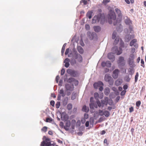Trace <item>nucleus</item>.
I'll return each mask as SVG.
<instances>
[{
    "label": "nucleus",
    "instance_id": "nucleus-1",
    "mask_svg": "<svg viewBox=\"0 0 146 146\" xmlns=\"http://www.w3.org/2000/svg\"><path fill=\"white\" fill-rule=\"evenodd\" d=\"M88 37L90 40H96L97 39V35L95 32H91L88 31L87 33Z\"/></svg>",
    "mask_w": 146,
    "mask_h": 146
},
{
    "label": "nucleus",
    "instance_id": "nucleus-2",
    "mask_svg": "<svg viewBox=\"0 0 146 146\" xmlns=\"http://www.w3.org/2000/svg\"><path fill=\"white\" fill-rule=\"evenodd\" d=\"M117 63L119 67L120 68H122V67L124 66L125 64V62L124 60V58L123 56L119 57L117 61Z\"/></svg>",
    "mask_w": 146,
    "mask_h": 146
},
{
    "label": "nucleus",
    "instance_id": "nucleus-3",
    "mask_svg": "<svg viewBox=\"0 0 146 146\" xmlns=\"http://www.w3.org/2000/svg\"><path fill=\"white\" fill-rule=\"evenodd\" d=\"M111 51L112 53L114 54H116L117 55H119L121 54L122 50L120 47L118 48L117 46H115L113 47Z\"/></svg>",
    "mask_w": 146,
    "mask_h": 146
},
{
    "label": "nucleus",
    "instance_id": "nucleus-4",
    "mask_svg": "<svg viewBox=\"0 0 146 146\" xmlns=\"http://www.w3.org/2000/svg\"><path fill=\"white\" fill-rule=\"evenodd\" d=\"M104 80L106 82H108L110 85H112L113 84V80L109 74H107L105 75Z\"/></svg>",
    "mask_w": 146,
    "mask_h": 146
},
{
    "label": "nucleus",
    "instance_id": "nucleus-5",
    "mask_svg": "<svg viewBox=\"0 0 146 146\" xmlns=\"http://www.w3.org/2000/svg\"><path fill=\"white\" fill-rule=\"evenodd\" d=\"M67 72L68 74H70L71 76L76 77L78 76V73L76 71L68 69L67 70Z\"/></svg>",
    "mask_w": 146,
    "mask_h": 146
},
{
    "label": "nucleus",
    "instance_id": "nucleus-6",
    "mask_svg": "<svg viewBox=\"0 0 146 146\" xmlns=\"http://www.w3.org/2000/svg\"><path fill=\"white\" fill-rule=\"evenodd\" d=\"M74 57L75 59L77 60V61L80 63L82 62L83 58L82 56L80 54L78 53L77 52H75Z\"/></svg>",
    "mask_w": 146,
    "mask_h": 146
},
{
    "label": "nucleus",
    "instance_id": "nucleus-7",
    "mask_svg": "<svg viewBox=\"0 0 146 146\" xmlns=\"http://www.w3.org/2000/svg\"><path fill=\"white\" fill-rule=\"evenodd\" d=\"M65 88L66 89V92H70L73 90L74 89V85L72 84L66 83L65 84Z\"/></svg>",
    "mask_w": 146,
    "mask_h": 146
},
{
    "label": "nucleus",
    "instance_id": "nucleus-8",
    "mask_svg": "<svg viewBox=\"0 0 146 146\" xmlns=\"http://www.w3.org/2000/svg\"><path fill=\"white\" fill-rule=\"evenodd\" d=\"M100 21V23L103 25L105 22V17L104 14L100 13L98 14V22H99Z\"/></svg>",
    "mask_w": 146,
    "mask_h": 146
},
{
    "label": "nucleus",
    "instance_id": "nucleus-9",
    "mask_svg": "<svg viewBox=\"0 0 146 146\" xmlns=\"http://www.w3.org/2000/svg\"><path fill=\"white\" fill-rule=\"evenodd\" d=\"M114 20V21L113 23V25L115 26L117 25H119V27H117L116 28V29L117 31L121 32L122 31V25L121 24H119V23H118L117 20H116V19Z\"/></svg>",
    "mask_w": 146,
    "mask_h": 146
},
{
    "label": "nucleus",
    "instance_id": "nucleus-10",
    "mask_svg": "<svg viewBox=\"0 0 146 146\" xmlns=\"http://www.w3.org/2000/svg\"><path fill=\"white\" fill-rule=\"evenodd\" d=\"M137 39H134L130 42L129 45L131 46H133L135 48H137L138 47V44L137 43Z\"/></svg>",
    "mask_w": 146,
    "mask_h": 146
},
{
    "label": "nucleus",
    "instance_id": "nucleus-11",
    "mask_svg": "<svg viewBox=\"0 0 146 146\" xmlns=\"http://www.w3.org/2000/svg\"><path fill=\"white\" fill-rule=\"evenodd\" d=\"M67 74H65L64 77V82H66L67 81V82L68 83H72L75 80V79L73 78H69L67 80Z\"/></svg>",
    "mask_w": 146,
    "mask_h": 146
},
{
    "label": "nucleus",
    "instance_id": "nucleus-12",
    "mask_svg": "<svg viewBox=\"0 0 146 146\" xmlns=\"http://www.w3.org/2000/svg\"><path fill=\"white\" fill-rule=\"evenodd\" d=\"M119 72V70L118 69H115L113 71L112 76L114 79L118 78Z\"/></svg>",
    "mask_w": 146,
    "mask_h": 146
},
{
    "label": "nucleus",
    "instance_id": "nucleus-13",
    "mask_svg": "<svg viewBox=\"0 0 146 146\" xmlns=\"http://www.w3.org/2000/svg\"><path fill=\"white\" fill-rule=\"evenodd\" d=\"M108 18L109 19H112L113 20H115L116 19V16L114 12L111 13L108 15Z\"/></svg>",
    "mask_w": 146,
    "mask_h": 146
},
{
    "label": "nucleus",
    "instance_id": "nucleus-14",
    "mask_svg": "<svg viewBox=\"0 0 146 146\" xmlns=\"http://www.w3.org/2000/svg\"><path fill=\"white\" fill-rule=\"evenodd\" d=\"M113 53H110L108 54V57L109 59L111 60L112 62H113L115 59V57Z\"/></svg>",
    "mask_w": 146,
    "mask_h": 146
},
{
    "label": "nucleus",
    "instance_id": "nucleus-15",
    "mask_svg": "<svg viewBox=\"0 0 146 146\" xmlns=\"http://www.w3.org/2000/svg\"><path fill=\"white\" fill-rule=\"evenodd\" d=\"M104 98L105 99V100H102L101 101L102 107H104V105H107L108 104V98L107 97H105Z\"/></svg>",
    "mask_w": 146,
    "mask_h": 146
},
{
    "label": "nucleus",
    "instance_id": "nucleus-16",
    "mask_svg": "<svg viewBox=\"0 0 146 146\" xmlns=\"http://www.w3.org/2000/svg\"><path fill=\"white\" fill-rule=\"evenodd\" d=\"M132 36L130 34L127 35L125 37V41L126 42H128L131 38Z\"/></svg>",
    "mask_w": 146,
    "mask_h": 146
},
{
    "label": "nucleus",
    "instance_id": "nucleus-17",
    "mask_svg": "<svg viewBox=\"0 0 146 146\" xmlns=\"http://www.w3.org/2000/svg\"><path fill=\"white\" fill-rule=\"evenodd\" d=\"M70 61V59L67 58H66L64 60V63H65L64 66L66 68H68L69 66L70 65V64L69 63Z\"/></svg>",
    "mask_w": 146,
    "mask_h": 146
},
{
    "label": "nucleus",
    "instance_id": "nucleus-18",
    "mask_svg": "<svg viewBox=\"0 0 146 146\" xmlns=\"http://www.w3.org/2000/svg\"><path fill=\"white\" fill-rule=\"evenodd\" d=\"M128 63L129 66L131 68H134L135 66L134 63V60H128Z\"/></svg>",
    "mask_w": 146,
    "mask_h": 146
},
{
    "label": "nucleus",
    "instance_id": "nucleus-19",
    "mask_svg": "<svg viewBox=\"0 0 146 146\" xmlns=\"http://www.w3.org/2000/svg\"><path fill=\"white\" fill-rule=\"evenodd\" d=\"M115 11L118 15V16L120 18L122 17V15L121 11L118 8H116Z\"/></svg>",
    "mask_w": 146,
    "mask_h": 146
},
{
    "label": "nucleus",
    "instance_id": "nucleus-20",
    "mask_svg": "<svg viewBox=\"0 0 146 146\" xmlns=\"http://www.w3.org/2000/svg\"><path fill=\"white\" fill-rule=\"evenodd\" d=\"M93 28L95 31L97 33L99 32L101 29V27L99 26H94Z\"/></svg>",
    "mask_w": 146,
    "mask_h": 146
},
{
    "label": "nucleus",
    "instance_id": "nucleus-21",
    "mask_svg": "<svg viewBox=\"0 0 146 146\" xmlns=\"http://www.w3.org/2000/svg\"><path fill=\"white\" fill-rule=\"evenodd\" d=\"M77 50L78 52L81 54H82L84 53V50L81 46H77Z\"/></svg>",
    "mask_w": 146,
    "mask_h": 146
},
{
    "label": "nucleus",
    "instance_id": "nucleus-22",
    "mask_svg": "<svg viewBox=\"0 0 146 146\" xmlns=\"http://www.w3.org/2000/svg\"><path fill=\"white\" fill-rule=\"evenodd\" d=\"M104 92L106 96H108L110 92V88L108 87L106 88L104 90Z\"/></svg>",
    "mask_w": 146,
    "mask_h": 146
},
{
    "label": "nucleus",
    "instance_id": "nucleus-23",
    "mask_svg": "<svg viewBox=\"0 0 146 146\" xmlns=\"http://www.w3.org/2000/svg\"><path fill=\"white\" fill-rule=\"evenodd\" d=\"M82 110L83 111L87 113L89 111V108L88 107H87L86 105H84L83 107Z\"/></svg>",
    "mask_w": 146,
    "mask_h": 146
},
{
    "label": "nucleus",
    "instance_id": "nucleus-24",
    "mask_svg": "<svg viewBox=\"0 0 146 146\" xmlns=\"http://www.w3.org/2000/svg\"><path fill=\"white\" fill-rule=\"evenodd\" d=\"M59 94H61V96L63 97H64L66 95V93L64 92L63 89H61L58 92Z\"/></svg>",
    "mask_w": 146,
    "mask_h": 146
},
{
    "label": "nucleus",
    "instance_id": "nucleus-25",
    "mask_svg": "<svg viewBox=\"0 0 146 146\" xmlns=\"http://www.w3.org/2000/svg\"><path fill=\"white\" fill-rule=\"evenodd\" d=\"M98 16H94L92 19V23L93 24L95 23H96L97 21L98 22Z\"/></svg>",
    "mask_w": 146,
    "mask_h": 146
},
{
    "label": "nucleus",
    "instance_id": "nucleus-26",
    "mask_svg": "<svg viewBox=\"0 0 146 146\" xmlns=\"http://www.w3.org/2000/svg\"><path fill=\"white\" fill-rule=\"evenodd\" d=\"M68 101V97L65 98L62 102L63 105L66 106L67 104Z\"/></svg>",
    "mask_w": 146,
    "mask_h": 146
},
{
    "label": "nucleus",
    "instance_id": "nucleus-27",
    "mask_svg": "<svg viewBox=\"0 0 146 146\" xmlns=\"http://www.w3.org/2000/svg\"><path fill=\"white\" fill-rule=\"evenodd\" d=\"M66 44H67L66 43H65L64 44V45L62 47V50H61V55L62 56H63V55L64 53V50H65V47H66Z\"/></svg>",
    "mask_w": 146,
    "mask_h": 146
},
{
    "label": "nucleus",
    "instance_id": "nucleus-28",
    "mask_svg": "<svg viewBox=\"0 0 146 146\" xmlns=\"http://www.w3.org/2000/svg\"><path fill=\"white\" fill-rule=\"evenodd\" d=\"M135 58L134 55L133 54H131L129 56L128 60H134Z\"/></svg>",
    "mask_w": 146,
    "mask_h": 146
},
{
    "label": "nucleus",
    "instance_id": "nucleus-29",
    "mask_svg": "<svg viewBox=\"0 0 146 146\" xmlns=\"http://www.w3.org/2000/svg\"><path fill=\"white\" fill-rule=\"evenodd\" d=\"M95 103L94 102L91 103L89 104V106L91 109L94 110Z\"/></svg>",
    "mask_w": 146,
    "mask_h": 146
},
{
    "label": "nucleus",
    "instance_id": "nucleus-30",
    "mask_svg": "<svg viewBox=\"0 0 146 146\" xmlns=\"http://www.w3.org/2000/svg\"><path fill=\"white\" fill-rule=\"evenodd\" d=\"M125 22L126 24L130 25L131 21L129 19H125Z\"/></svg>",
    "mask_w": 146,
    "mask_h": 146
},
{
    "label": "nucleus",
    "instance_id": "nucleus-31",
    "mask_svg": "<svg viewBox=\"0 0 146 146\" xmlns=\"http://www.w3.org/2000/svg\"><path fill=\"white\" fill-rule=\"evenodd\" d=\"M92 13V12L91 11H88L86 14L87 17H88L89 19H91Z\"/></svg>",
    "mask_w": 146,
    "mask_h": 146
},
{
    "label": "nucleus",
    "instance_id": "nucleus-32",
    "mask_svg": "<svg viewBox=\"0 0 146 146\" xmlns=\"http://www.w3.org/2000/svg\"><path fill=\"white\" fill-rule=\"evenodd\" d=\"M122 83V81L120 80H117L115 81V84L117 86H118Z\"/></svg>",
    "mask_w": 146,
    "mask_h": 146
},
{
    "label": "nucleus",
    "instance_id": "nucleus-33",
    "mask_svg": "<svg viewBox=\"0 0 146 146\" xmlns=\"http://www.w3.org/2000/svg\"><path fill=\"white\" fill-rule=\"evenodd\" d=\"M104 115L106 117H108L110 115V112L106 110L104 112L103 115Z\"/></svg>",
    "mask_w": 146,
    "mask_h": 146
},
{
    "label": "nucleus",
    "instance_id": "nucleus-34",
    "mask_svg": "<svg viewBox=\"0 0 146 146\" xmlns=\"http://www.w3.org/2000/svg\"><path fill=\"white\" fill-rule=\"evenodd\" d=\"M106 62V66L110 68L111 65V63L109 61H107Z\"/></svg>",
    "mask_w": 146,
    "mask_h": 146
},
{
    "label": "nucleus",
    "instance_id": "nucleus-35",
    "mask_svg": "<svg viewBox=\"0 0 146 146\" xmlns=\"http://www.w3.org/2000/svg\"><path fill=\"white\" fill-rule=\"evenodd\" d=\"M129 74L131 75H132L134 74V72L133 69L129 68Z\"/></svg>",
    "mask_w": 146,
    "mask_h": 146
},
{
    "label": "nucleus",
    "instance_id": "nucleus-36",
    "mask_svg": "<svg viewBox=\"0 0 146 146\" xmlns=\"http://www.w3.org/2000/svg\"><path fill=\"white\" fill-rule=\"evenodd\" d=\"M72 104H69L67 105V109L69 110H71V109L72 108Z\"/></svg>",
    "mask_w": 146,
    "mask_h": 146
},
{
    "label": "nucleus",
    "instance_id": "nucleus-37",
    "mask_svg": "<svg viewBox=\"0 0 146 146\" xmlns=\"http://www.w3.org/2000/svg\"><path fill=\"white\" fill-rule=\"evenodd\" d=\"M70 125V121L69 120L67 121L65 125V126L69 127Z\"/></svg>",
    "mask_w": 146,
    "mask_h": 146
},
{
    "label": "nucleus",
    "instance_id": "nucleus-38",
    "mask_svg": "<svg viewBox=\"0 0 146 146\" xmlns=\"http://www.w3.org/2000/svg\"><path fill=\"white\" fill-rule=\"evenodd\" d=\"M93 86L94 87V88L95 89H97L99 87V86L98 83L97 82H95L93 84Z\"/></svg>",
    "mask_w": 146,
    "mask_h": 146
},
{
    "label": "nucleus",
    "instance_id": "nucleus-39",
    "mask_svg": "<svg viewBox=\"0 0 146 146\" xmlns=\"http://www.w3.org/2000/svg\"><path fill=\"white\" fill-rule=\"evenodd\" d=\"M139 76V73L138 72H137L135 76V82H136L138 80V78Z\"/></svg>",
    "mask_w": 146,
    "mask_h": 146
},
{
    "label": "nucleus",
    "instance_id": "nucleus-40",
    "mask_svg": "<svg viewBox=\"0 0 146 146\" xmlns=\"http://www.w3.org/2000/svg\"><path fill=\"white\" fill-rule=\"evenodd\" d=\"M94 96L96 99L98 100L99 96L97 92H95L94 94Z\"/></svg>",
    "mask_w": 146,
    "mask_h": 146
},
{
    "label": "nucleus",
    "instance_id": "nucleus-41",
    "mask_svg": "<svg viewBox=\"0 0 146 146\" xmlns=\"http://www.w3.org/2000/svg\"><path fill=\"white\" fill-rule=\"evenodd\" d=\"M45 138V140H44V141H45L46 142H50V139L49 138H46L45 136H44L43 137V139H44V138Z\"/></svg>",
    "mask_w": 146,
    "mask_h": 146
},
{
    "label": "nucleus",
    "instance_id": "nucleus-42",
    "mask_svg": "<svg viewBox=\"0 0 146 146\" xmlns=\"http://www.w3.org/2000/svg\"><path fill=\"white\" fill-rule=\"evenodd\" d=\"M60 103L59 102H57L56 104V107L57 108H59L60 106Z\"/></svg>",
    "mask_w": 146,
    "mask_h": 146
},
{
    "label": "nucleus",
    "instance_id": "nucleus-43",
    "mask_svg": "<svg viewBox=\"0 0 146 146\" xmlns=\"http://www.w3.org/2000/svg\"><path fill=\"white\" fill-rule=\"evenodd\" d=\"M141 66L143 68H145V65L144 64V62L143 59L141 60Z\"/></svg>",
    "mask_w": 146,
    "mask_h": 146
},
{
    "label": "nucleus",
    "instance_id": "nucleus-44",
    "mask_svg": "<svg viewBox=\"0 0 146 146\" xmlns=\"http://www.w3.org/2000/svg\"><path fill=\"white\" fill-rule=\"evenodd\" d=\"M43 143H45V146H50L51 145V142H46L45 141H43Z\"/></svg>",
    "mask_w": 146,
    "mask_h": 146
},
{
    "label": "nucleus",
    "instance_id": "nucleus-45",
    "mask_svg": "<svg viewBox=\"0 0 146 146\" xmlns=\"http://www.w3.org/2000/svg\"><path fill=\"white\" fill-rule=\"evenodd\" d=\"M116 33L115 32H113L112 34V38L113 39H114L116 37Z\"/></svg>",
    "mask_w": 146,
    "mask_h": 146
},
{
    "label": "nucleus",
    "instance_id": "nucleus-46",
    "mask_svg": "<svg viewBox=\"0 0 146 146\" xmlns=\"http://www.w3.org/2000/svg\"><path fill=\"white\" fill-rule=\"evenodd\" d=\"M70 63L71 65H73L76 63V60H75L72 59L71 60Z\"/></svg>",
    "mask_w": 146,
    "mask_h": 146
},
{
    "label": "nucleus",
    "instance_id": "nucleus-47",
    "mask_svg": "<svg viewBox=\"0 0 146 146\" xmlns=\"http://www.w3.org/2000/svg\"><path fill=\"white\" fill-rule=\"evenodd\" d=\"M96 103L97 104V105L99 107H100L101 106H102L101 103L99 100H97L96 101Z\"/></svg>",
    "mask_w": 146,
    "mask_h": 146
},
{
    "label": "nucleus",
    "instance_id": "nucleus-48",
    "mask_svg": "<svg viewBox=\"0 0 146 146\" xmlns=\"http://www.w3.org/2000/svg\"><path fill=\"white\" fill-rule=\"evenodd\" d=\"M141 104V102L140 101H137L136 103V106L137 107H139Z\"/></svg>",
    "mask_w": 146,
    "mask_h": 146
},
{
    "label": "nucleus",
    "instance_id": "nucleus-49",
    "mask_svg": "<svg viewBox=\"0 0 146 146\" xmlns=\"http://www.w3.org/2000/svg\"><path fill=\"white\" fill-rule=\"evenodd\" d=\"M81 124V121L80 120L77 121L76 122V126L79 127L80 126Z\"/></svg>",
    "mask_w": 146,
    "mask_h": 146
},
{
    "label": "nucleus",
    "instance_id": "nucleus-50",
    "mask_svg": "<svg viewBox=\"0 0 146 146\" xmlns=\"http://www.w3.org/2000/svg\"><path fill=\"white\" fill-rule=\"evenodd\" d=\"M47 127L44 126L42 129L41 130L44 132H46L47 131Z\"/></svg>",
    "mask_w": 146,
    "mask_h": 146
},
{
    "label": "nucleus",
    "instance_id": "nucleus-51",
    "mask_svg": "<svg viewBox=\"0 0 146 146\" xmlns=\"http://www.w3.org/2000/svg\"><path fill=\"white\" fill-rule=\"evenodd\" d=\"M52 121V119L50 117H47L46 119V122H51Z\"/></svg>",
    "mask_w": 146,
    "mask_h": 146
},
{
    "label": "nucleus",
    "instance_id": "nucleus-52",
    "mask_svg": "<svg viewBox=\"0 0 146 146\" xmlns=\"http://www.w3.org/2000/svg\"><path fill=\"white\" fill-rule=\"evenodd\" d=\"M97 83H98L99 86H103L104 85L103 83L101 81H99Z\"/></svg>",
    "mask_w": 146,
    "mask_h": 146
},
{
    "label": "nucleus",
    "instance_id": "nucleus-53",
    "mask_svg": "<svg viewBox=\"0 0 146 146\" xmlns=\"http://www.w3.org/2000/svg\"><path fill=\"white\" fill-rule=\"evenodd\" d=\"M135 48H134L133 47L131 48V54H133L135 52Z\"/></svg>",
    "mask_w": 146,
    "mask_h": 146
},
{
    "label": "nucleus",
    "instance_id": "nucleus-54",
    "mask_svg": "<svg viewBox=\"0 0 146 146\" xmlns=\"http://www.w3.org/2000/svg\"><path fill=\"white\" fill-rule=\"evenodd\" d=\"M88 114L86 113H85L84 114V118H85V119H87L88 118Z\"/></svg>",
    "mask_w": 146,
    "mask_h": 146
},
{
    "label": "nucleus",
    "instance_id": "nucleus-55",
    "mask_svg": "<svg viewBox=\"0 0 146 146\" xmlns=\"http://www.w3.org/2000/svg\"><path fill=\"white\" fill-rule=\"evenodd\" d=\"M55 102L54 100H52L50 102V104L52 106H54Z\"/></svg>",
    "mask_w": 146,
    "mask_h": 146
},
{
    "label": "nucleus",
    "instance_id": "nucleus-56",
    "mask_svg": "<svg viewBox=\"0 0 146 146\" xmlns=\"http://www.w3.org/2000/svg\"><path fill=\"white\" fill-rule=\"evenodd\" d=\"M125 78L126 79V81L127 82H129L130 80V78H129V76H125Z\"/></svg>",
    "mask_w": 146,
    "mask_h": 146
},
{
    "label": "nucleus",
    "instance_id": "nucleus-57",
    "mask_svg": "<svg viewBox=\"0 0 146 146\" xmlns=\"http://www.w3.org/2000/svg\"><path fill=\"white\" fill-rule=\"evenodd\" d=\"M110 2V0H103V3L104 4H106Z\"/></svg>",
    "mask_w": 146,
    "mask_h": 146
},
{
    "label": "nucleus",
    "instance_id": "nucleus-58",
    "mask_svg": "<svg viewBox=\"0 0 146 146\" xmlns=\"http://www.w3.org/2000/svg\"><path fill=\"white\" fill-rule=\"evenodd\" d=\"M126 92V91L125 90H123L122 91L120 94L122 96L124 95L125 94Z\"/></svg>",
    "mask_w": 146,
    "mask_h": 146
},
{
    "label": "nucleus",
    "instance_id": "nucleus-59",
    "mask_svg": "<svg viewBox=\"0 0 146 146\" xmlns=\"http://www.w3.org/2000/svg\"><path fill=\"white\" fill-rule=\"evenodd\" d=\"M65 73V70L64 68H62L61 71V75H63Z\"/></svg>",
    "mask_w": 146,
    "mask_h": 146
},
{
    "label": "nucleus",
    "instance_id": "nucleus-60",
    "mask_svg": "<svg viewBox=\"0 0 146 146\" xmlns=\"http://www.w3.org/2000/svg\"><path fill=\"white\" fill-rule=\"evenodd\" d=\"M62 82L63 80L62 79L60 80L59 81V83H58V85L60 86H62Z\"/></svg>",
    "mask_w": 146,
    "mask_h": 146
},
{
    "label": "nucleus",
    "instance_id": "nucleus-61",
    "mask_svg": "<svg viewBox=\"0 0 146 146\" xmlns=\"http://www.w3.org/2000/svg\"><path fill=\"white\" fill-rule=\"evenodd\" d=\"M81 121L82 122V124L84 123L86 121L85 119V118H81Z\"/></svg>",
    "mask_w": 146,
    "mask_h": 146
},
{
    "label": "nucleus",
    "instance_id": "nucleus-62",
    "mask_svg": "<svg viewBox=\"0 0 146 146\" xmlns=\"http://www.w3.org/2000/svg\"><path fill=\"white\" fill-rule=\"evenodd\" d=\"M85 28L87 30H89L90 29V27L89 25L86 24L85 26Z\"/></svg>",
    "mask_w": 146,
    "mask_h": 146
},
{
    "label": "nucleus",
    "instance_id": "nucleus-63",
    "mask_svg": "<svg viewBox=\"0 0 146 146\" xmlns=\"http://www.w3.org/2000/svg\"><path fill=\"white\" fill-rule=\"evenodd\" d=\"M77 108H74L73 109L72 112L74 113H76L77 112Z\"/></svg>",
    "mask_w": 146,
    "mask_h": 146
},
{
    "label": "nucleus",
    "instance_id": "nucleus-64",
    "mask_svg": "<svg viewBox=\"0 0 146 146\" xmlns=\"http://www.w3.org/2000/svg\"><path fill=\"white\" fill-rule=\"evenodd\" d=\"M101 65L103 67L106 66V62H103L102 63Z\"/></svg>",
    "mask_w": 146,
    "mask_h": 146
}]
</instances>
